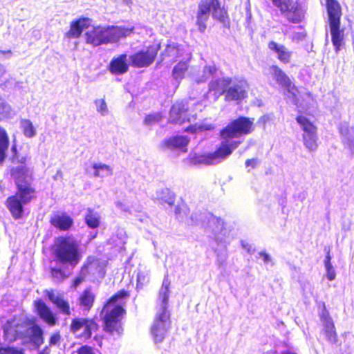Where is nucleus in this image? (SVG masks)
I'll list each match as a JSON object with an SVG mask.
<instances>
[{"label": "nucleus", "mask_w": 354, "mask_h": 354, "mask_svg": "<svg viewBox=\"0 0 354 354\" xmlns=\"http://www.w3.org/2000/svg\"><path fill=\"white\" fill-rule=\"evenodd\" d=\"M11 174L15 180L17 192L15 195L7 198L6 205L12 217L19 219L24 214V205L35 198V189L31 185V174L25 165L14 167Z\"/></svg>", "instance_id": "f257e3e1"}, {"label": "nucleus", "mask_w": 354, "mask_h": 354, "mask_svg": "<svg viewBox=\"0 0 354 354\" xmlns=\"http://www.w3.org/2000/svg\"><path fill=\"white\" fill-rule=\"evenodd\" d=\"M3 331L6 338L10 342L21 339L24 343L30 342L37 347L44 343L42 329L28 320H8Z\"/></svg>", "instance_id": "f03ea898"}, {"label": "nucleus", "mask_w": 354, "mask_h": 354, "mask_svg": "<svg viewBox=\"0 0 354 354\" xmlns=\"http://www.w3.org/2000/svg\"><path fill=\"white\" fill-rule=\"evenodd\" d=\"M170 281L167 275L165 276L159 291L158 301L160 308L157 312L154 322L151 326V333L156 344L161 343L170 328L169 313L167 310L169 297Z\"/></svg>", "instance_id": "7ed1b4c3"}, {"label": "nucleus", "mask_w": 354, "mask_h": 354, "mask_svg": "<svg viewBox=\"0 0 354 354\" xmlns=\"http://www.w3.org/2000/svg\"><path fill=\"white\" fill-rule=\"evenodd\" d=\"M133 27L97 26L85 33L86 42L93 46L118 42L121 38L130 36Z\"/></svg>", "instance_id": "20e7f679"}, {"label": "nucleus", "mask_w": 354, "mask_h": 354, "mask_svg": "<svg viewBox=\"0 0 354 354\" xmlns=\"http://www.w3.org/2000/svg\"><path fill=\"white\" fill-rule=\"evenodd\" d=\"M127 296V292L121 291L113 296L104 306L102 314L104 315V329L112 335H120L122 328L120 319L124 313L121 300Z\"/></svg>", "instance_id": "39448f33"}, {"label": "nucleus", "mask_w": 354, "mask_h": 354, "mask_svg": "<svg viewBox=\"0 0 354 354\" xmlns=\"http://www.w3.org/2000/svg\"><path fill=\"white\" fill-rule=\"evenodd\" d=\"M253 122L250 119L241 117L231 122L225 129L221 131L222 139L221 146L224 149L230 151V154L241 144V141L234 140L242 135L250 133L252 131Z\"/></svg>", "instance_id": "423d86ee"}, {"label": "nucleus", "mask_w": 354, "mask_h": 354, "mask_svg": "<svg viewBox=\"0 0 354 354\" xmlns=\"http://www.w3.org/2000/svg\"><path fill=\"white\" fill-rule=\"evenodd\" d=\"M55 254L62 263L75 266L81 259L79 243L72 236H60L56 239Z\"/></svg>", "instance_id": "0eeeda50"}, {"label": "nucleus", "mask_w": 354, "mask_h": 354, "mask_svg": "<svg viewBox=\"0 0 354 354\" xmlns=\"http://www.w3.org/2000/svg\"><path fill=\"white\" fill-rule=\"evenodd\" d=\"M211 12L214 18L221 20L223 17L218 0H201L198 3L196 15V25L200 32H203L207 28L206 23L209 19Z\"/></svg>", "instance_id": "6e6552de"}, {"label": "nucleus", "mask_w": 354, "mask_h": 354, "mask_svg": "<svg viewBox=\"0 0 354 354\" xmlns=\"http://www.w3.org/2000/svg\"><path fill=\"white\" fill-rule=\"evenodd\" d=\"M296 120L303 131L302 138L305 147L309 151H315L318 147L317 127L305 116L299 115Z\"/></svg>", "instance_id": "1a4fd4ad"}, {"label": "nucleus", "mask_w": 354, "mask_h": 354, "mask_svg": "<svg viewBox=\"0 0 354 354\" xmlns=\"http://www.w3.org/2000/svg\"><path fill=\"white\" fill-rule=\"evenodd\" d=\"M224 146H220L214 153L204 155L190 153L188 158L190 164L194 165H209L220 162L230 155V151H225Z\"/></svg>", "instance_id": "9d476101"}, {"label": "nucleus", "mask_w": 354, "mask_h": 354, "mask_svg": "<svg viewBox=\"0 0 354 354\" xmlns=\"http://www.w3.org/2000/svg\"><path fill=\"white\" fill-rule=\"evenodd\" d=\"M70 329L77 337L88 339L91 337L92 332L97 329V324L93 319L75 318L72 320Z\"/></svg>", "instance_id": "9b49d317"}, {"label": "nucleus", "mask_w": 354, "mask_h": 354, "mask_svg": "<svg viewBox=\"0 0 354 354\" xmlns=\"http://www.w3.org/2000/svg\"><path fill=\"white\" fill-rule=\"evenodd\" d=\"M269 71L277 84L286 88V95L296 104L297 103V89L294 85H292L290 78L277 66H272L269 68Z\"/></svg>", "instance_id": "f8f14e48"}, {"label": "nucleus", "mask_w": 354, "mask_h": 354, "mask_svg": "<svg viewBox=\"0 0 354 354\" xmlns=\"http://www.w3.org/2000/svg\"><path fill=\"white\" fill-rule=\"evenodd\" d=\"M159 48V45H152L130 56L132 65L138 68L149 66L154 61Z\"/></svg>", "instance_id": "ddd939ff"}, {"label": "nucleus", "mask_w": 354, "mask_h": 354, "mask_svg": "<svg viewBox=\"0 0 354 354\" xmlns=\"http://www.w3.org/2000/svg\"><path fill=\"white\" fill-rule=\"evenodd\" d=\"M187 109V104L185 102L181 101L175 103L170 111V122L182 124L185 121L190 122L191 120L188 117Z\"/></svg>", "instance_id": "4468645a"}, {"label": "nucleus", "mask_w": 354, "mask_h": 354, "mask_svg": "<svg viewBox=\"0 0 354 354\" xmlns=\"http://www.w3.org/2000/svg\"><path fill=\"white\" fill-rule=\"evenodd\" d=\"M231 84L230 77H216V75L209 83L208 94L214 96L216 101L221 95L226 93L227 88Z\"/></svg>", "instance_id": "2eb2a0df"}, {"label": "nucleus", "mask_w": 354, "mask_h": 354, "mask_svg": "<svg viewBox=\"0 0 354 354\" xmlns=\"http://www.w3.org/2000/svg\"><path fill=\"white\" fill-rule=\"evenodd\" d=\"M248 84L244 80H240L230 86L226 91V101H240L247 96Z\"/></svg>", "instance_id": "dca6fc26"}, {"label": "nucleus", "mask_w": 354, "mask_h": 354, "mask_svg": "<svg viewBox=\"0 0 354 354\" xmlns=\"http://www.w3.org/2000/svg\"><path fill=\"white\" fill-rule=\"evenodd\" d=\"M46 294L49 300L55 305L61 313L65 315H71L69 303L64 299L63 294L53 290H46Z\"/></svg>", "instance_id": "f3484780"}, {"label": "nucleus", "mask_w": 354, "mask_h": 354, "mask_svg": "<svg viewBox=\"0 0 354 354\" xmlns=\"http://www.w3.org/2000/svg\"><path fill=\"white\" fill-rule=\"evenodd\" d=\"M91 24V19L88 17H82L71 23L70 29L66 33L68 39L78 38L82 32L88 28Z\"/></svg>", "instance_id": "a211bd4d"}, {"label": "nucleus", "mask_w": 354, "mask_h": 354, "mask_svg": "<svg viewBox=\"0 0 354 354\" xmlns=\"http://www.w3.org/2000/svg\"><path fill=\"white\" fill-rule=\"evenodd\" d=\"M320 317L323 322L324 330L327 340L332 344L336 343L337 336L333 321L331 317H329L328 313L326 310H323Z\"/></svg>", "instance_id": "6ab92c4d"}, {"label": "nucleus", "mask_w": 354, "mask_h": 354, "mask_svg": "<svg viewBox=\"0 0 354 354\" xmlns=\"http://www.w3.org/2000/svg\"><path fill=\"white\" fill-rule=\"evenodd\" d=\"M339 133L345 147L354 154V128L346 123H342L339 127Z\"/></svg>", "instance_id": "aec40b11"}, {"label": "nucleus", "mask_w": 354, "mask_h": 354, "mask_svg": "<svg viewBox=\"0 0 354 354\" xmlns=\"http://www.w3.org/2000/svg\"><path fill=\"white\" fill-rule=\"evenodd\" d=\"M329 25L332 43L335 48V52L337 53L344 44V30L340 29V23H333Z\"/></svg>", "instance_id": "412c9836"}, {"label": "nucleus", "mask_w": 354, "mask_h": 354, "mask_svg": "<svg viewBox=\"0 0 354 354\" xmlns=\"http://www.w3.org/2000/svg\"><path fill=\"white\" fill-rule=\"evenodd\" d=\"M35 306L39 317L48 325L54 326L56 322L55 316L51 310L42 301H35Z\"/></svg>", "instance_id": "4be33fe9"}, {"label": "nucleus", "mask_w": 354, "mask_h": 354, "mask_svg": "<svg viewBox=\"0 0 354 354\" xmlns=\"http://www.w3.org/2000/svg\"><path fill=\"white\" fill-rule=\"evenodd\" d=\"M127 57L126 54H122L111 60L109 71L112 74H123L128 71L129 65L127 63Z\"/></svg>", "instance_id": "5701e85b"}, {"label": "nucleus", "mask_w": 354, "mask_h": 354, "mask_svg": "<svg viewBox=\"0 0 354 354\" xmlns=\"http://www.w3.org/2000/svg\"><path fill=\"white\" fill-rule=\"evenodd\" d=\"M189 143V139L183 136H177L165 140L163 142L165 146L171 150L180 149L185 152L187 146Z\"/></svg>", "instance_id": "b1692460"}, {"label": "nucleus", "mask_w": 354, "mask_h": 354, "mask_svg": "<svg viewBox=\"0 0 354 354\" xmlns=\"http://www.w3.org/2000/svg\"><path fill=\"white\" fill-rule=\"evenodd\" d=\"M268 48L277 54V58L283 63L287 64L290 61L292 52L283 45L278 44L275 41H270Z\"/></svg>", "instance_id": "393cba45"}, {"label": "nucleus", "mask_w": 354, "mask_h": 354, "mask_svg": "<svg viewBox=\"0 0 354 354\" xmlns=\"http://www.w3.org/2000/svg\"><path fill=\"white\" fill-rule=\"evenodd\" d=\"M329 24L340 23L341 8L336 0H326Z\"/></svg>", "instance_id": "a878e982"}, {"label": "nucleus", "mask_w": 354, "mask_h": 354, "mask_svg": "<svg viewBox=\"0 0 354 354\" xmlns=\"http://www.w3.org/2000/svg\"><path fill=\"white\" fill-rule=\"evenodd\" d=\"M51 224L62 230H68L73 225V221L66 214H55L50 219Z\"/></svg>", "instance_id": "bb28decb"}, {"label": "nucleus", "mask_w": 354, "mask_h": 354, "mask_svg": "<svg viewBox=\"0 0 354 354\" xmlns=\"http://www.w3.org/2000/svg\"><path fill=\"white\" fill-rule=\"evenodd\" d=\"M286 13L288 20L292 23L301 22L304 16L302 8L297 3H292L291 2L289 10Z\"/></svg>", "instance_id": "cd10ccee"}, {"label": "nucleus", "mask_w": 354, "mask_h": 354, "mask_svg": "<svg viewBox=\"0 0 354 354\" xmlns=\"http://www.w3.org/2000/svg\"><path fill=\"white\" fill-rule=\"evenodd\" d=\"M182 51L183 49L179 45L172 43L167 45L162 55L164 56V59L169 57L171 61H175L176 58L182 56Z\"/></svg>", "instance_id": "c85d7f7f"}, {"label": "nucleus", "mask_w": 354, "mask_h": 354, "mask_svg": "<svg viewBox=\"0 0 354 354\" xmlns=\"http://www.w3.org/2000/svg\"><path fill=\"white\" fill-rule=\"evenodd\" d=\"M92 168L94 169L95 177L106 178L113 174V169L109 165L102 162L94 163Z\"/></svg>", "instance_id": "c756f323"}, {"label": "nucleus", "mask_w": 354, "mask_h": 354, "mask_svg": "<svg viewBox=\"0 0 354 354\" xmlns=\"http://www.w3.org/2000/svg\"><path fill=\"white\" fill-rule=\"evenodd\" d=\"M9 147V138L5 129L0 126V163L3 162L6 156V151Z\"/></svg>", "instance_id": "7c9ffc66"}, {"label": "nucleus", "mask_w": 354, "mask_h": 354, "mask_svg": "<svg viewBox=\"0 0 354 354\" xmlns=\"http://www.w3.org/2000/svg\"><path fill=\"white\" fill-rule=\"evenodd\" d=\"M156 198L161 203H166L169 206L174 203V194L168 189H162L157 191L156 193Z\"/></svg>", "instance_id": "2f4dec72"}, {"label": "nucleus", "mask_w": 354, "mask_h": 354, "mask_svg": "<svg viewBox=\"0 0 354 354\" xmlns=\"http://www.w3.org/2000/svg\"><path fill=\"white\" fill-rule=\"evenodd\" d=\"M188 68V62L181 61L176 65L172 71V76L178 84L183 79L185 73Z\"/></svg>", "instance_id": "473e14b6"}, {"label": "nucleus", "mask_w": 354, "mask_h": 354, "mask_svg": "<svg viewBox=\"0 0 354 354\" xmlns=\"http://www.w3.org/2000/svg\"><path fill=\"white\" fill-rule=\"evenodd\" d=\"M95 299V295L90 290H86L80 297V304L86 310L92 307Z\"/></svg>", "instance_id": "72a5a7b5"}, {"label": "nucleus", "mask_w": 354, "mask_h": 354, "mask_svg": "<svg viewBox=\"0 0 354 354\" xmlns=\"http://www.w3.org/2000/svg\"><path fill=\"white\" fill-rule=\"evenodd\" d=\"M149 282V270L146 268H138L137 272V289H142Z\"/></svg>", "instance_id": "f704fd0d"}, {"label": "nucleus", "mask_w": 354, "mask_h": 354, "mask_svg": "<svg viewBox=\"0 0 354 354\" xmlns=\"http://www.w3.org/2000/svg\"><path fill=\"white\" fill-rule=\"evenodd\" d=\"M20 125L23 131V133L26 138H31L36 135V129L30 120H21Z\"/></svg>", "instance_id": "c9c22d12"}, {"label": "nucleus", "mask_w": 354, "mask_h": 354, "mask_svg": "<svg viewBox=\"0 0 354 354\" xmlns=\"http://www.w3.org/2000/svg\"><path fill=\"white\" fill-rule=\"evenodd\" d=\"M85 222L89 227L97 228L100 225V216L97 213L88 209L85 216Z\"/></svg>", "instance_id": "e433bc0d"}, {"label": "nucleus", "mask_w": 354, "mask_h": 354, "mask_svg": "<svg viewBox=\"0 0 354 354\" xmlns=\"http://www.w3.org/2000/svg\"><path fill=\"white\" fill-rule=\"evenodd\" d=\"M216 71L217 70L215 66H205L203 71L202 75L197 77L195 81L198 84L205 82L211 77L214 78V76L216 75Z\"/></svg>", "instance_id": "4c0bfd02"}, {"label": "nucleus", "mask_w": 354, "mask_h": 354, "mask_svg": "<svg viewBox=\"0 0 354 354\" xmlns=\"http://www.w3.org/2000/svg\"><path fill=\"white\" fill-rule=\"evenodd\" d=\"M96 111L102 116H106L109 113V108L104 99H96L94 100Z\"/></svg>", "instance_id": "58836bf2"}, {"label": "nucleus", "mask_w": 354, "mask_h": 354, "mask_svg": "<svg viewBox=\"0 0 354 354\" xmlns=\"http://www.w3.org/2000/svg\"><path fill=\"white\" fill-rule=\"evenodd\" d=\"M214 129V126L212 124H208L206 122H203L201 124H195L194 125L189 126L187 131H192V132H196L197 131H208Z\"/></svg>", "instance_id": "ea45409f"}, {"label": "nucleus", "mask_w": 354, "mask_h": 354, "mask_svg": "<svg viewBox=\"0 0 354 354\" xmlns=\"http://www.w3.org/2000/svg\"><path fill=\"white\" fill-rule=\"evenodd\" d=\"M272 4L279 9L281 13H286L289 10L291 0H271Z\"/></svg>", "instance_id": "a19ab883"}, {"label": "nucleus", "mask_w": 354, "mask_h": 354, "mask_svg": "<svg viewBox=\"0 0 354 354\" xmlns=\"http://www.w3.org/2000/svg\"><path fill=\"white\" fill-rule=\"evenodd\" d=\"M161 119L160 113L150 114L146 116L144 122L146 125H153L160 122Z\"/></svg>", "instance_id": "79ce46f5"}, {"label": "nucleus", "mask_w": 354, "mask_h": 354, "mask_svg": "<svg viewBox=\"0 0 354 354\" xmlns=\"http://www.w3.org/2000/svg\"><path fill=\"white\" fill-rule=\"evenodd\" d=\"M0 354H24L22 349L10 346H0Z\"/></svg>", "instance_id": "37998d69"}, {"label": "nucleus", "mask_w": 354, "mask_h": 354, "mask_svg": "<svg viewBox=\"0 0 354 354\" xmlns=\"http://www.w3.org/2000/svg\"><path fill=\"white\" fill-rule=\"evenodd\" d=\"M11 113L10 106L2 98L0 99V114L5 116L9 115Z\"/></svg>", "instance_id": "c03bdc74"}, {"label": "nucleus", "mask_w": 354, "mask_h": 354, "mask_svg": "<svg viewBox=\"0 0 354 354\" xmlns=\"http://www.w3.org/2000/svg\"><path fill=\"white\" fill-rule=\"evenodd\" d=\"M326 271V277L329 281H333L335 279L336 277V272L333 268V266H325Z\"/></svg>", "instance_id": "a18cd8bd"}, {"label": "nucleus", "mask_w": 354, "mask_h": 354, "mask_svg": "<svg viewBox=\"0 0 354 354\" xmlns=\"http://www.w3.org/2000/svg\"><path fill=\"white\" fill-rule=\"evenodd\" d=\"M212 223H217V225H216V229L214 230V232H215V235L216 236V234L221 232L223 230V221L221 219V218H215V217H213L212 218Z\"/></svg>", "instance_id": "49530a36"}, {"label": "nucleus", "mask_w": 354, "mask_h": 354, "mask_svg": "<svg viewBox=\"0 0 354 354\" xmlns=\"http://www.w3.org/2000/svg\"><path fill=\"white\" fill-rule=\"evenodd\" d=\"M51 274L53 277L57 281H60L64 278V273L59 269L53 268Z\"/></svg>", "instance_id": "de8ad7c7"}, {"label": "nucleus", "mask_w": 354, "mask_h": 354, "mask_svg": "<svg viewBox=\"0 0 354 354\" xmlns=\"http://www.w3.org/2000/svg\"><path fill=\"white\" fill-rule=\"evenodd\" d=\"M78 354H95L93 348L88 346L80 347L77 351Z\"/></svg>", "instance_id": "09e8293b"}, {"label": "nucleus", "mask_w": 354, "mask_h": 354, "mask_svg": "<svg viewBox=\"0 0 354 354\" xmlns=\"http://www.w3.org/2000/svg\"><path fill=\"white\" fill-rule=\"evenodd\" d=\"M60 340V335L59 333H55L51 335L50 338V344L56 345Z\"/></svg>", "instance_id": "8fccbe9b"}, {"label": "nucleus", "mask_w": 354, "mask_h": 354, "mask_svg": "<svg viewBox=\"0 0 354 354\" xmlns=\"http://www.w3.org/2000/svg\"><path fill=\"white\" fill-rule=\"evenodd\" d=\"M259 255L263 258V261L265 263L268 264L272 262L271 257L268 254L265 252H261L259 253Z\"/></svg>", "instance_id": "3c124183"}, {"label": "nucleus", "mask_w": 354, "mask_h": 354, "mask_svg": "<svg viewBox=\"0 0 354 354\" xmlns=\"http://www.w3.org/2000/svg\"><path fill=\"white\" fill-rule=\"evenodd\" d=\"M304 38V35L301 32H293L291 35V39L292 41H300L302 40Z\"/></svg>", "instance_id": "603ef678"}, {"label": "nucleus", "mask_w": 354, "mask_h": 354, "mask_svg": "<svg viewBox=\"0 0 354 354\" xmlns=\"http://www.w3.org/2000/svg\"><path fill=\"white\" fill-rule=\"evenodd\" d=\"M257 159L252 158V159H248L245 161V166L246 167H252V168H254L257 164Z\"/></svg>", "instance_id": "864d4df0"}, {"label": "nucleus", "mask_w": 354, "mask_h": 354, "mask_svg": "<svg viewBox=\"0 0 354 354\" xmlns=\"http://www.w3.org/2000/svg\"><path fill=\"white\" fill-rule=\"evenodd\" d=\"M116 206L118 209H120L121 211L122 212H129V208L128 207L122 203V202H120V201H118L116 202Z\"/></svg>", "instance_id": "5fc2aeb1"}, {"label": "nucleus", "mask_w": 354, "mask_h": 354, "mask_svg": "<svg viewBox=\"0 0 354 354\" xmlns=\"http://www.w3.org/2000/svg\"><path fill=\"white\" fill-rule=\"evenodd\" d=\"M11 151L12 153V160L15 161V160L16 159V156H17V146L15 143L12 146Z\"/></svg>", "instance_id": "6e6d98bb"}, {"label": "nucleus", "mask_w": 354, "mask_h": 354, "mask_svg": "<svg viewBox=\"0 0 354 354\" xmlns=\"http://www.w3.org/2000/svg\"><path fill=\"white\" fill-rule=\"evenodd\" d=\"M330 260H331V257L329 254V252H328L326 257V259L324 260V266H327L328 265V266H331V263H330Z\"/></svg>", "instance_id": "4d7b16f0"}, {"label": "nucleus", "mask_w": 354, "mask_h": 354, "mask_svg": "<svg viewBox=\"0 0 354 354\" xmlns=\"http://www.w3.org/2000/svg\"><path fill=\"white\" fill-rule=\"evenodd\" d=\"M5 73H6L5 67L2 64H0V77H2Z\"/></svg>", "instance_id": "13d9d810"}, {"label": "nucleus", "mask_w": 354, "mask_h": 354, "mask_svg": "<svg viewBox=\"0 0 354 354\" xmlns=\"http://www.w3.org/2000/svg\"><path fill=\"white\" fill-rule=\"evenodd\" d=\"M15 161H17L19 162H21V163H24L25 161H26V158L24 157H21L20 159L18 158L17 156H16V159L15 160Z\"/></svg>", "instance_id": "bf43d9fd"}, {"label": "nucleus", "mask_w": 354, "mask_h": 354, "mask_svg": "<svg viewBox=\"0 0 354 354\" xmlns=\"http://www.w3.org/2000/svg\"><path fill=\"white\" fill-rule=\"evenodd\" d=\"M122 1L128 6H130L132 3L131 0H122Z\"/></svg>", "instance_id": "052dcab7"}, {"label": "nucleus", "mask_w": 354, "mask_h": 354, "mask_svg": "<svg viewBox=\"0 0 354 354\" xmlns=\"http://www.w3.org/2000/svg\"><path fill=\"white\" fill-rule=\"evenodd\" d=\"M80 282V280L77 279L75 281V285L77 286Z\"/></svg>", "instance_id": "680f3d73"}, {"label": "nucleus", "mask_w": 354, "mask_h": 354, "mask_svg": "<svg viewBox=\"0 0 354 354\" xmlns=\"http://www.w3.org/2000/svg\"><path fill=\"white\" fill-rule=\"evenodd\" d=\"M1 97H0V99H1Z\"/></svg>", "instance_id": "e2e57ef3"}, {"label": "nucleus", "mask_w": 354, "mask_h": 354, "mask_svg": "<svg viewBox=\"0 0 354 354\" xmlns=\"http://www.w3.org/2000/svg\"><path fill=\"white\" fill-rule=\"evenodd\" d=\"M1 97H0V99H1Z\"/></svg>", "instance_id": "0e129e2a"}, {"label": "nucleus", "mask_w": 354, "mask_h": 354, "mask_svg": "<svg viewBox=\"0 0 354 354\" xmlns=\"http://www.w3.org/2000/svg\"><path fill=\"white\" fill-rule=\"evenodd\" d=\"M1 97H0V99H1Z\"/></svg>", "instance_id": "69168bd1"}, {"label": "nucleus", "mask_w": 354, "mask_h": 354, "mask_svg": "<svg viewBox=\"0 0 354 354\" xmlns=\"http://www.w3.org/2000/svg\"><path fill=\"white\" fill-rule=\"evenodd\" d=\"M1 97H0V99H1Z\"/></svg>", "instance_id": "338daca9"}]
</instances>
